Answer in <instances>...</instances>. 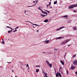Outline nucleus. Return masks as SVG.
<instances>
[{"label": "nucleus", "instance_id": "nucleus-1", "mask_svg": "<svg viewBox=\"0 0 77 77\" xmlns=\"http://www.w3.org/2000/svg\"><path fill=\"white\" fill-rule=\"evenodd\" d=\"M69 41H71V40L70 39L65 40V42H61V45H65V44H66V43H67V42H69Z\"/></svg>", "mask_w": 77, "mask_h": 77}, {"label": "nucleus", "instance_id": "nucleus-2", "mask_svg": "<svg viewBox=\"0 0 77 77\" xmlns=\"http://www.w3.org/2000/svg\"><path fill=\"white\" fill-rule=\"evenodd\" d=\"M77 7V5H72L70 6L69 7V9H73L74 8H75Z\"/></svg>", "mask_w": 77, "mask_h": 77}, {"label": "nucleus", "instance_id": "nucleus-3", "mask_svg": "<svg viewBox=\"0 0 77 77\" xmlns=\"http://www.w3.org/2000/svg\"><path fill=\"white\" fill-rule=\"evenodd\" d=\"M63 28H65V27L64 26H62L60 27L59 28H58L56 29L57 32V31H59V30H61V29H63Z\"/></svg>", "mask_w": 77, "mask_h": 77}, {"label": "nucleus", "instance_id": "nucleus-4", "mask_svg": "<svg viewBox=\"0 0 77 77\" xmlns=\"http://www.w3.org/2000/svg\"><path fill=\"white\" fill-rule=\"evenodd\" d=\"M64 37H57L56 38V40H57V39H63L64 38Z\"/></svg>", "mask_w": 77, "mask_h": 77}, {"label": "nucleus", "instance_id": "nucleus-5", "mask_svg": "<svg viewBox=\"0 0 77 77\" xmlns=\"http://www.w3.org/2000/svg\"><path fill=\"white\" fill-rule=\"evenodd\" d=\"M73 64L74 65H77V60H75V61H73Z\"/></svg>", "mask_w": 77, "mask_h": 77}, {"label": "nucleus", "instance_id": "nucleus-6", "mask_svg": "<svg viewBox=\"0 0 77 77\" xmlns=\"http://www.w3.org/2000/svg\"><path fill=\"white\" fill-rule=\"evenodd\" d=\"M75 67L74 66H72V65L70 69H75Z\"/></svg>", "mask_w": 77, "mask_h": 77}, {"label": "nucleus", "instance_id": "nucleus-7", "mask_svg": "<svg viewBox=\"0 0 77 77\" xmlns=\"http://www.w3.org/2000/svg\"><path fill=\"white\" fill-rule=\"evenodd\" d=\"M42 13H43V14H46V15H47V14H48L47 13V12H46L44 11H42Z\"/></svg>", "mask_w": 77, "mask_h": 77}, {"label": "nucleus", "instance_id": "nucleus-8", "mask_svg": "<svg viewBox=\"0 0 77 77\" xmlns=\"http://www.w3.org/2000/svg\"><path fill=\"white\" fill-rule=\"evenodd\" d=\"M45 42L46 44H48V43H49V40H46L45 41H43V42Z\"/></svg>", "mask_w": 77, "mask_h": 77}, {"label": "nucleus", "instance_id": "nucleus-9", "mask_svg": "<svg viewBox=\"0 0 77 77\" xmlns=\"http://www.w3.org/2000/svg\"><path fill=\"white\" fill-rule=\"evenodd\" d=\"M77 27H73V30H77Z\"/></svg>", "mask_w": 77, "mask_h": 77}, {"label": "nucleus", "instance_id": "nucleus-10", "mask_svg": "<svg viewBox=\"0 0 77 77\" xmlns=\"http://www.w3.org/2000/svg\"><path fill=\"white\" fill-rule=\"evenodd\" d=\"M48 66H49V67H50V68H51V67H52V64H48Z\"/></svg>", "mask_w": 77, "mask_h": 77}, {"label": "nucleus", "instance_id": "nucleus-11", "mask_svg": "<svg viewBox=\"0 0 77 77\" xmlns=\"http://www.w3.org/2000/svg\"><path fill=\"white\" fill-rule=\"evenodd\" d=\"M40 15L43 17H46V16H47V15H43L42 14H41Z\"/></svg>", "mask_w": 77, "mask_h": 77}, {"label": "nucleus", "instance_id": "nucleus-12", "mask_svg": "<svg viewBox=\"0 0 77 77\" xmlns=\"http://www.w3.org/2000/svg\"><path fill=\"white\" fill-rule=\"evenodd\" d=\"M26 12H27V11L26 10H24L23 12L24 14H25L26 15H28L27 14H26Z\"/></svg>", "mask_w": 77, "mask_h": 77}, {"label": "nucleus", "instance_id": "nucleus-13", "mask_svg": "<svg viewBox=\"0 0 77 77\" xmlns=\"http://www.w3.org/2000/svg\"><path fill=\"white\" fill-rule=\"evenodd\" d=\"M32 25H35V26H38V27H39L40 26V25H37V24H34V23H32Z\"/></svg>", "mask_w": 77, "mask_h": 77}, {"label": "nucleus", "instance_id": "nucleus-14", "mask_svg": "<svg viewBox=\"0 0 77 77\" xmlns=\"http://www.w3.org/2000/svg\"><path fill=\"white\" fill-rule=\"evenodd\" d=\"M48 19H46L44 21V22H45V23H47L48 22Z\"/></svg>", "mask_w": 77, "mask_h": 77}, {"label": "nucleus", "instance_id": "nucleus-15", "mask_svg": "<svg viewBox=\"0 0 77 77\" xmlns=\"http://www.w3.org/2000/svg\"><path fill=\"white\" fill-rule=\"evenodd\" d=\"M60 62H61L63 65H64V63L62 61H60Z\"/></svg>", "mask_w": 77, "mask_h": 77}, {"label": "nucleus", "instance_id": "nucleus-16", "mask_svg": "<svg viewBox=\"0 0 77 77\" xmlns=\"http://www.w3.org/2000/svg\"><path fill=\"white\" fill-rule=\"evenodd\" d=\"M71 20H69L67 21V22L68 23H70L71 22Z\"/></svg>", "mask_w": 77, "mask_h": 77}, {"label": "nucleus", "instance_id": "nucleus-17", "mask_svg": "<svg viewBox=\"0 0 77 77\" xmlns=\"http://www.w3.org/2000/svg\"><path fill=\"white\" fill-rule=\"evenodd\" d=\"M35 5H36V3L34 5L31 6H28V7L29 8V7H32V6H35Z\"/></svg>", "mask_w": 77, "mask_h": 77}, {"label": "nucleus", "instance_id": "nucleus-18", "mask_svg": "<svg viewBox=\"0 0 77 77\" xmlns=\"http://www.w3.org/2000/svg\"><path fill=\"white\" fill-rule=\"evenodd\" d=\"M46 63H47V65H48V64H49L50 63H49V62H48V61L47 60H46Z\"/></svg>", "mask_w": 77, "mask_h": 77}, {"label": "nucleus", "instance_id": "nucleus-19", "mask_svg": "<svg viewBox=\"0 0 77 77\" xmlns=\"http://www.w3.org/2000/svg\"><path fill=\"white\" fill-rule=\"evenodd\" d=\"M39 69H37L36 70V72H39Z\"/></svg>", "mask_w": 77, "mask_h": 77}, {"label": "nucleus", "instance_id": "nucleus-20", "mask_svg": "<svg viewBox=\"0 0 77 77\" xmlns=\"http://www.w3.org/2000/svg\"><path fill=\"white\" fill-rule=\"evenodd\" d=\"M12 30H11L10 31H8V33H12Z\"/></svg>", "mask_w": 77, "mask_h": 77}, {"label": "nucleus", "instance_id": "nucleus-21", "mask_svg": "<svg viewBox=\"0 0 77 77\" xmlns=\"http://www.w3.org/2000/svg\"><path fill=\"white\" fill-rule=\"evenodd\" d=\"M58 73L59 75V76L60 77H62V75H61V74H60V73H59V72H58Z\"/></svg>", "mask_w": 77, "mask_h": 77}, {"label": "nucleus", "instance_id": "nucleus-22", "mask_svg": "<svg viewBox=\"0 0 77 77\" xmlns=\"http://www.w3.org/2000/svg\"><path fill=\"white\" fill-rule=\"evenodd\" d=\"M68 17V16H66V15H65V16H63L62 17L63 18H65V17Z\"/></svg>", "mask_w": 77, "mask_h": 77}, {"label": "nucleus", "instance_id": "nucleus-23", "mask_svg": "<svg viewBox=\"0 0 77 77\" xmlns=\"http://www.w3.org/2000/svg\"><path fill=\"white\" fill-rule=\"evenodd\" d=\"M56 3H57V1H55L54 3V5H56Z\"/></svg>", "mask_w": 77, "mask_h": 77}, {"label": "nucleus", "instance_id": "nucleus-24", "mask_svg": "<svg viewBox=\"0 0 77 77\" xmlns=\"http://www.w3.org/2000/svg\"><path fill=\"white\" fill-rule=\"evenodd\" d=\"M38 9H39V10H41V11L42 12V11H43L42 10V9H40V7H38Z\"/></svg>", "mask_w": 77, "mask_h": 77}, {"label": "nucleus", "instance_id": "nucleus-25", "mask_svg": "<svg viewBox=\"0 0 77 77\" xmlns=\"http://www.w3.org/2000/svg\"><path fill=\"white\" fill-rule=\"evenodd\" d=\"M25 22H29V23H31V24H32V23L31 22L29 21H25Z\"/></svg>", "mask_w": 77, "mask_h": 77}, {"label": "nucleus", "instance_id": "nucleus-26", "mask_svg": "<svg viewBox=\"0 0 77 77\" xmlns=\"http://www.w3.org/2000/svg\"><path fill=\"white\" fill-rule=\"evenodd\" d=\"M56 77H59V75H58V74L57 73L56 74Z\"/></svg>", "mask_w": 77, "mask_h": 77}, {"label": "nucleus", "instance_id": "nucleus-27", "mask_svg": "<svg viewBox=\"0 0 77 77\" xmlns=\"http://www.w3.org/2000/svg\"><path fill=\"white\" fill-rule=\"evenodd\" d=\"M7 28H9V29H12V28H11V27H9V26H6Z\"/></svg>", "mask_w": 77, "mask_h": 77}, {"label": "nucleus", "instance_id": "nucleus-28", "mask_svg": "<svg viewBox=\"0 0 77 77\" xmlns=\"http://www.w3.org/2000/svg\"><path fill=\"white\" fill-rule=\"evenodd\" d=\"M45 11H46V12H47L48 13H50V11H48L47 10H45Z\"/></svg>", "mask_w": 77, "mask_h": 77}, {"label": "nucleus", "instance_id": "nucleus-29", "mask_svg": "<svg viewBox=\"0 0 77 77\" xmlns=\"http://www.w3.org/2000/svg\"><path fill=\"white\" fill-rule=\"evenodd\" d=\"M66 74H67V75H68V70H66Z\"/></svg>", "mask_w": 77, "mask_h": 77}, {"label": "nucleus", "instance_id": "nucleus-30", "mask_svg": "<svg viewBox=\"0 0 77 77\" xmlns=\"http://www.w3.org/2000/svg\"><path fill=\"white\" fill-rule=\"evenodd\" d=\"M2 44H5V42L4 41H3L2 43Z\"/></svg>", "mask_w": 77, "mask_h": 77}, {"label": "nucleus", "instance_id": "nucleus-31", "mask_svg": "<svg viewBox=\"0 0 77 77\" xmlns=\"http://www.w3.org/2000/svg\"><path fill=\"white\" fill-rule=\"evenodd\" d=\"M54 50H59V48H57V49H54Z\"/></svg>", "mask_w": 77, "mask_h": 77}, {"label": "nucleus", "instance_id": "nucleus-32", "mask_svg": "<svg viewBox=\"0 0 77 77\" xmlns=\"http://www.w3.org/2000/svg\"><path fill=\"white\" fill-rule=\"evenodd\" d=\"M75 55H74L73 56V57L74 58V57H75Z\"/></svg>", "mask_w": 77, "mask_h": 77}, {"label": "nucleus", "instance_id": "nucleus-33", "mask_svg": "<svg viewBox=\"0 0 77 77\" xmlns=\"http://www.w3.org/2000/svg\"><path fill=\"white\" fill-rule=\"evenodd\" d=\"M18 28H19V27H17L16 28H15V29H18Z\"/></svg>", "mask_w": 77, "mask_h": 77}, {"label": "nucleus", "instance_id": "nucleus-34", "mask_svg": "<svg viewBox=\"0 0 77 77\" xmlns=\"http://www.w3.org/2000/svg\"><path fill=\"white\" fill-rule=\"evenodd\" d=\"M73 12H75V13L76 12V11H75V10H74L73 11Z\"/></svg>", "mask_w": 77, "mask_h": 77}, {"label": "nucleus", "instance_id": "nucleus-35", "mask_svg": "<svg viewBox=\"0 0 77 77\" xmlns=\"http://www.w3.org/2000/svg\"><path fill=\"white\" fill-rule=\"evenodd\" d=\"M50 6V5L49 4V5H47V6Z\"/></svg>", "mask_w": 77, "mask_h": 77}, {"label": "nucleus", "instance_id": "nucleus-36", "mask_svg": "<svg viewBox=\"0 0 77 77\" xmlns=\"http://www.w3.org/2000/svg\"><path fill=\"white\" fill-rule=\"evenodd\" d=\"M29 67V64H27L26 66V67Z\"/></svg>", "mask_w": 77, "mask_h": 77}, {"label": "nucleus", "instance_id": "nucleus-37", "mask_svg": "<svg viewBox=\"0 0 77 77\" xmlns=\"http://www.w3.org/2000/svg\"><path fill=\"white\" fill-rule=\"evenodd\" d=\"M62 69V67H60V68H59V69Z\"/></svg>", "mask_w": 77, "mask_h": 77}, {"label": "nucleus", "instance_id": "nucleus-38", "mask_svg": "<svg viewBox=\"0 0 77 77\" xmlns=\"http://www.w3.org/2000/svg\"><path fill=\"white\" fill-rule=\"evenodd\" d=\"M75 74H76V75H77V72H76Z\"/></svg>", "mask_w": 77, "mask_h": 77}, {"label": "nucleus", "instance_id": "nucleus-39", "mask_svg": "<svg viewBox=\"0 0 77 77\" xmlns=\"http://www.w3.org/2000/svg\"><path fill=\"white\" fill-rule=\"evenodd\" d=\"M36 2V1H33V3H35V2Z\"/></svg>", "mask_w": 77, "mask_h": 77}, {"label": "nucleus", "instance_id": "nucleus-40", "mask_svg": "<svg viewBox=\"0 0 77 77\" xmlns=\"http://www.w3.org/2000/svg\"><path fill=\"white\" fill-rule=\"evenodd\" d=\"M42 53H45V52H43Z\"/></svg>", "mask_w": 77, "mask_h": 77}, {"label": "nucleus", "instance_id": "nucleus-41", "mask_svg": "<svg viewBox=\"0 0 77 77\" xmlns=\"http://www.w3.org/2000/svg\"><path fill=\"white\" fill-rule=\"evenodd\" d=\"M14 32H17V30H14Z\"/></svg>", "mask_w": 77, "mask_h": 77}, {"label": "nucleus", "instance_id": "nucleus-42", "mask_svg": "<svg viewBox=\"0 0 77 77\" xmlns=\"http://www.w3.org/2000/svg\"><path fill=\"white\" fill-rule=\"evenodd\" d=\"M28 70H29V67H28Z\"/></svg>", "mask_w": 77, "mask_h": 77}, {"label": "nucleus", "instance_id": "nucleus-43", "mask_svg": "<svg viewBox=\"0 0 77 77\" xmlns=\"http://www.w3.org/2000/svg\"><path fill=\"white\" fill-rule=\"evenodd\" d=\"M38 31H39V29H38V30H37L36 32H38Z\"/></svg>", "mask_w": 77, "mask_h": 77}, {"label": "nucleus", "instance_id": "nucleus-44", "mask_svg": "<svg viewBox=\"0 0 77 77\" xmlns=\"http://www.w3.org/2000/svg\"><path fill=\"white\" fill-rule=\"evenodd\" d=\"M65 56H66V55H64V58H65Z\"/></svg>", "mask_w": 77, "mask_h": 77}, {"label": "nucleus", "instance_id": "nucleus-45", "mask_svg": "<svg viewBox=\"0 0 77 77\" xmlns=\"http://www.w3.org/2000/svg\"><path fill=\"white\" fill-rule=\"evenodd\" d=\"M49 5H51V2H50Z\"/></svg>", "mask_w": 77, "mask_h": 77}, {"label": "nucleus", "instance_id": "nucleus-46", "mask_svg": "<svg viewBox=\"0 0 77 77\" xmlns=\"http://www.w3.org/2000/svg\"><path fill=\"white\" fill-rule=\"evenodd\" d=\"M38 0H36V3H38Z\"/></svg>", "mask_w": 77, "mask_h": 77}, {"label": "nucleus", "instance_id": "nucleus-47", "mask_svg": "<svg viewBox=\"0 0 77 77\" xmlns=\"http://www.w3.org/2000/svg\"><path fill=\"white\" fill-rule=\"evenodd\" d=\"M13 32H14V33H15V31H13Z\"/></svg>", "mask_w": 77, "mask_h": 77}, {"label": "nucleus", "instance_id": "nucleus-48", "mask_svg": "<svg viewBox=\"0 0 77 77\" xmlns=\"http://www.w3.org/2000/svg\"><path fill=\"white\" fill-rule=\"evenodd\" d=\"M70 45H68V47H69V46H70Z\"/></svg>", "mask_w": 77, "mask_h": 77}, {"label": "nucleus", "instance_id": "nucleus-49", "mask_svg": "<svg viewBox=\"0 0 77 77\" xmlns=\"http://www.w3.org/2000/svg\"><path fill=\"white\" fill-rule=\"evenodd\" d=\"M42 71H43V74H44V70H42Z\"/></svg>", "mask_w": 77, "mask_h": 77}, {"label": "nucleus", "instance_id": "nucleus-50", "mask_svg": "<svg viewBox=\"0 0 77 77\" xmlns=\"http://www.w3.org/2000/svg\"><path fill=\"white\" fill-rule=\"evenodd\" d=\"M32 27H33V28H35V27L34 26H33Z\"/></svg>", "mask_w": 77, "mask_h": 77}, {"label": "nucleus", "instance_id": "nucleus-51", "mask_svg": "<svg viewBox=\"0 0 77 77\" xmlns=\"http://www.w3.org/2000/svg\"><path fill=\"white\" fill-rule=\"evenodd\" d=\"M11 30H14V29H11Z\"/></svg>", "mask_w": 77, "mask_h": 77}, {"label": "nucleus", "instance_id": "nucleus-52", "mask_svg": "<svg viewBox=\"0 0 77 77\" xmlns=\"http://www.w3.org/2000/svg\"><path fill=\"white\" fill-rule=\"evenodd\" d=\"M12 72H14V70H12Z\"/></svg>", "mask_w": 77, "mask_h": 77}, {"label": "nucleus", "instance_id": "nucleus-53", "mask_svg": "<svg viewBox=\"0 0 77 77\" xmlns=\"http://www.w3.org/2000/svg\"><path fill=\"white\" fill-rule=\"evenodd\" d=\"M50 8H52V7H51Z\"/></svg>", "mask_w": 77, "mask_h": 77}, {"label": "nucleus", "instance_id": "nucleus-54", "mask_svg": "<svg viewBox=\"0 0 77 77\" xmlns=\"http://www.w3.org/2000/svg\"><path fill=\"white\" fill-rule=\"evenodd\" d=\"M2 41H3V39H2Z\"/></svg>", "mask_w": 77, "mask_h": 77}, {"label": "nucleus", "instance_id": "nucleus-55", "mask_svg": "<svg viewBox=\"0 0 77 77\" xmlns=\"http://www.w3.org/2000/svg\"><path fill=\"white\" fill-rule=\"evenodd\" d=\"M15 77H17V76H16Z\"/></svg>", "mask_w": 77, "mask_h": 77}, {"label": "nucleus", "instance_id": "nucleus-56", "mask_svg": "<svg viewBox=\"0 0 77 77\" xmlns=\"http://www.w3.org/2000/svg\"><path fill=\"white\" fill-rule=\"evenodd\" d=\"M59 71H60V70H59Z\"/></svg>", "mask_w": 77, "mask_h": 77}, {"label": "nucleus", "instance_id": "nucleus-57", "mask_svg": "<svg viewBox=\"0 0 77 77\" xmlns=\"http://www.w3.org/2000/svg\"><path fill=\"white\" fill-rule=\"evenodd\" d=\"M36 66L37 67H39V66Z\"/></svg>", "mask_w": 77, "mask_h": 77}, {"label": "nucleus", "instance_id": "nucleus-58", "mask_svg": "<svg viewBox=\"0 0 77 77\" xmlns=\"http://www.w3.org/2000/svg\"><path fill=\"white\" fill-rule=\"evenodd\" d=\"M61 74H62V72H61Z\"/></svg>", "mask_w": 77, "mask_h": 77}, {"label": "nucleus", "instance_id": "nucleus-59", "mask_svg": "<svg viewBox=\"0 0 77 77\" xmlns=\"http://www.w3.org/2000/svg\"><path fill=\"white\" fill-rule=\"evenodd\" d=\"M65 54H66V53H65Z\"/></svg>", "mask_w": 77, "mask_h": 77}, {"label": "nucleus", "instance_id": "nucleus-60", "mask_svg": "<svg viewBox=\"0 0 77 77\" xmlns=\"http://www.w3.org/2000/svg\"><path fill=\"white\" fill-rule=\"evenodd\" d=\"M26 25H27V24H26Z\"/></svg>", "mask_w": 77, "mask_h": 77}, {"label": "nucleus", "instance_id": "nucleus-61", "mask_svg": "<svg viewBox=\"0 0 77 77\" xmlns=\"http://www.w3.org/2000/svg\"><path fill=\"white\" fill-rule=\"evenodd\" d=\"M54 70H55V71L56 72V70H55V69H54Z\"/></svg>", "mask_w": 77, "mask_h": 77}, {"label": "nucleus", "instance_id": "nucleus-62", "mask_svg": "<svg viewBox=\"0 0 77 77\" xmlns=\"http://www.w3.org/2000/svg\"><path fill=\"white\" fill-rule=\"evenodd\" d=\"M9 25H10V26H11V24H9Z\"/></svg>", "mask_w": 77, "mask_h": 77}, {"label": "nucleus", "instance_id": "nucleus-63", "mask_svg": "<svg viewBox=\"0 0 77 77\" xmlns=\"http://www.w3.org/2000/svg\"><path fill=\"white\" fill-rule=\"evenodd\" d=\"M76 17H77V16H76Z\"/></svg>", "mask_w": 77, "mask_h": 77}, {"label": "nucleus", "instance_id": "nucleus-64", "mask_svg": "<svg viewBox=\"0 0 77 77\" xmlns=\"http://www.w3.org/2000/svg\"><path fill=\"white\" fill-rule=\"evenodd\" d=\"M28 72H29V71H28Z\"/></svg>", "mask_w": 77, "mask_h": 77}]
</instances>
